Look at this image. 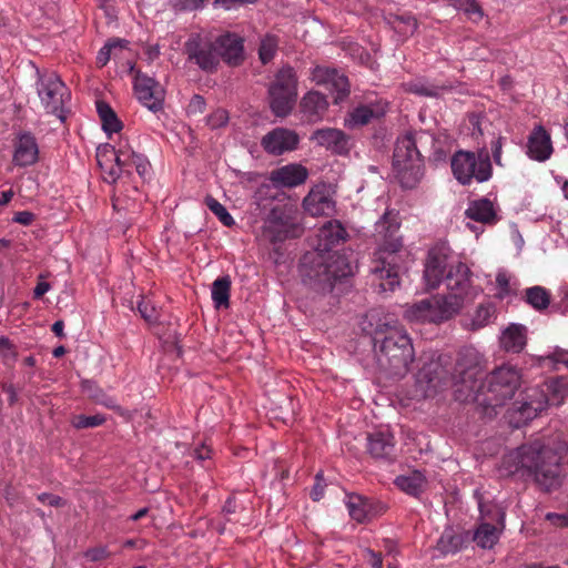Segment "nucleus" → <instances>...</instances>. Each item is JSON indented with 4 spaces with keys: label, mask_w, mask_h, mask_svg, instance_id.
<instances>
[{
    "label": "nucleus",
    "mask_w": 568,
    "mask_h": 568,
    "mask_svg": "<svg viewBox=\"0 0 568 568\" xmlns=\"http://www.w3.org/2000/svg\"><path fill=\"white\" fill-rule=\"evenodd\" d=\"M481 359L479 353L473 348L460 352L457 365L462 382L455 390L456 399L475 403L484 415L493 417L497 414L498 407L515 396L521 383V375L517 367L503 365L483 379L479 377L483 373Z\"/></svg>",
    "instance_id": "f257e3e1"
},
{
    "label": "nucleus",
    "mask_w": 568,
    "mask_h": 568,
    "mask_svg": "<svg viewBox=\"0 0 568 568\" xmlns=\"http://www.w3.org/2000/svg\"><path fill=\"white\" fill-rule=\"evenodd\" d=\"M348 234L341 222L334 220L318 230L317 251L327 252L326 255L316 253L312 257L304 256L302 274L305 281L317 292L328 293L334 285L352 275L348 258L338 252L329 251L346 241Z\"/></svg>",
    "instance_id": "f03ea898"
},
{
    "label": "nucleus",
    "mask_w": 568,
    "mask_h": 568,
    "mask_svg": "<svg viewBox=\"0 0 568 568\" xmlns=\"http://www.w3.org/2000/svg\"><path fill=\"white\" fill-rule=\"evenodd\" d=\"M561 456L557 450L542 445L539 440L521 445L501 459L505 475L528 476L545 491H550L561 483Z\"/></svg>",
    "instance_id": "7ed1b4c3"
},
{
    "label": "nucleus",
    "mask_w": 568,
    "mask_h": 568,
    "mask_svg": "<svg viewBox=\"0 0 568 568\" xmlns=\"http://www.w3.org/2000/svg\"><path fill=\"white\" fill-rule=\"evenodd\" d=\"M446 294H436L406 307L404 317L416 323H442L463 308L470 290V270L464 263L452 267L446 275Z\"/></svg>",
    "instance_id": "20e7f679"
},
{
    "label": "nucleus",
    "mask_w": 568,
    "mask_h": 568,
    "mask_svg": "<svg viewBox=\"0 0 568 568\" xmlns=\"http://www.w3.org/2000/svg\"><path fill=\"white\" fill-rule=\"evenodd\" d=\"M435 138L426 131L409 132L396 141L393 169L403 189H414L424 175L423 153L435 146Z\"/></svg>",
    "instance_id": "39448f33"
},
{
    "label": "nucleus",
    "mask_w": 568,
    "mask_h": 568,
    "mask_svg": "<svg viewBox=\"0 0 568 568\" xmlns=\"http://www.w3.org/2000/svg\"><path fill=\"white\" fill-rule=\"evenodd\" d=\"M399 230L397 214L387 211L376 222L375 231L384 239L382 255L372 267L373 283L382 293L393 292L399 284L396 252L402 247V241L396 236Z\"/></svg>",
    "instance_id": "423d86ee"
},
{
    "label": "nucleus",
    "mask_w": 568,
    "mask_h": 568,
    "mask_svg": "<svg viewBox=\"0 0 568 568\" xmlns=\"http://www.w3.org/2000/svg\"><path fill=\"white\" fill-rule=\"evenodd\" d=\"M375 354L379 369L389 377H404L415 357L414 347L407 333L389 327L382 339L375 337Z\"/></svg>",
    "instance_id": "0eeeda50"
},
{
    "label": "nucleus",
    "mask_w": 568,
    "mask_h": 568,
    "mask_svg": "<svg viewBox=\"0 0 568 568\" xmlns=\"http://www.w3.org/2000/svg\"><path fill=\"white\" fill-rule=\"evenodd\" d=\"M452 170L457 181L464 185L473 180L478 183L488 181L493 175V166L488 150L483 146L477 153L458 151L452 158Z\"/></svg>",
    "instance_id": "6e6552de"
},
{
    "label": "nucleus",
    "mask_w": 568,
    "mask_h": 568,
    "mask_svg": "<svg viewBox=\"0 0 568 568\" xmlns=\"http://www.w3.org/2000/svg\"><path fill=\"white\" fill-rule=\"evenodd\" d=\"M270 108L280 118L288 115L297 98V77L293 68L284 67L268 88Z\"/></svg>",
    "instance_id": "1a4fd4ad"
},
{
    "label": "nucleus",
    "mask_w": 568,
    "mask_h": 568,
    "mask_svg": "<svg viewBox=\"0 0 568 568\" xmlns=\"http://www.w3.org/2000/svg\"><path fill=\"white\" fill-rule=\"evenodd\" d=\"M453 377V363L448 355L430 358L418 371L416 381L424 393L429 396L447 385Z\"/></svg>",
    "instance_id": "9d476101"
},
{
    "label": "nucleus",
    "mask_w": 568,
    "mask_h": 568,
    "mask_svg": "<svg viewBox=\"0 0 568 568\" xmlns=\"http://www.w3.org/2000/svg\"><path fill=\"white\" fill-rule=\"evenodd\" d=\"M37 91L47 112L64 120L62 113L65 97L69 98V93L60 77L57 73L39 75Z\"/></svg>",
    "instance_id": "9b49d317"
},
{
    "label": "nucleus",
    "mask_w": 568,
    "mask_h": 568,
    "mask_svg": "<svg viewBox=\"0 0 568 568\" xmlns=\"http://www.w3.org/2000/svg\"><path fill=\"white\" fill-rule=\"evenodd\" d=\"M301 227L291 211L283 206H275L266 216L263 225V235L272 243L282 242L290 237L301 235Z\"/></svg>",
    "instance_id": "f8f14e48"
},
{
    "label": "nucleus",
    "mask_w": 568,
    "mask_h": 568,
    "mask_svg": "<svg viewBox=\"0 0 568 568\" xmlns=\"http://www.w3.org/2000/svg\"><path fill=\"white\" fill-rule=\"evenodd\" d=\"M187 59L194 62L201 70L205 72L216 71L220 61L216 53L214 40L193 34L184 44Z\"/></svg>",
    "instance_id": "ddd939ff"
},
{
    "label": "nucleus",
    "mask_w": 568,
    "mask_h": 568,
    "mask_svg": "<svg viewBox=\"0 0 568 568\" xmlns=\"http://www.w3.org/2000/svg\"><path fill=\"white\" fill-rule=\"evenodd\" d=\"M133 84L136 98L144 106L153 112L163 108L165 91L154 78L136 71Z\"/></svg>",
    "instance_id": "4468645a"
},
{
    "label": "nucleus",
    "mask_w": 568,
    "mask_h": 568,
    "mask_svg": "<svg viewBox=\"0 0 568 568\" xmlns=\"http://www.w3.org/2000/svg\"><path fill=\"white\" fill-rule=\"evenodd\" d=\"M457 262L455 266L458 264ZM454 265L448 264V255L444 247H434L428 252L425 263L424 280L427 288H436Z\"/></svg>",
    "instance_id": "2eb2a0df"
},
{
    "label": "nucleus",
    "mask_w": 568,
    "mask_h": 568,
    "mask_svg": "<svg viewBox=\"0 0 568 568\" xmlns=\"http://www.w3.org/2000/svg\"><path fill=\"white\" fill-rule=\"evenodd\" d=\"M213 40L219 61L222 60L230 67H237L244 61V39L242 37L225 32Z\"/></svg>",
    "instance_id": "dca6fc26"
},
{
    "label": "nucleus",
    "mask_w": 568,
    "mask_h": 568,
    "mask_svg": "<svg viewBox=\"0 0 568 568\" xmlns=\"http://www.w3.org/2000/svg\"><path fill=\"white\" fill-rule=\"evenodd\" d=\"M298 134L286 128H275L261 140L264 151L272 155H281L295 150L298 145Z\"/></svg>",
    "instance_id": "f3484780"
},
{
    "label": "nucleus",
    "mask_w": 568,
    "mask_h": 568,
    "mask_svg": "<svg viewBox=\"0 0 568 568\" xmlns=\"http://www.w3.org/2000/svg\"><path fill=\"white\" fill-rule=\"evenodd\" d=\"M312 80L318 85H326L335 91V103H339L349 94L348 79L335 69L316 67L312 71Z\"/></svg>",
    "instance_id": "a211bd4d"
},
{
    "label": "nucleus",
    "mask_w": 568,
    "mask_h": 568,
    "mask_svg": "<svg viewBox=\"0 0 568 568\" xmlns=\"http://www.w3.org/2000/svg\"><path fill=\"white\" fill-rule=\"evenodd\" d=\"M303 206L312 216L331 215L335 211V202L325 185L312 189L303 200Z\"/></svg>",
    "instance_id": "6ab92c4d"
},
{
    "label": "nucleus",
    "mask_w": 568,
    "mask_h": 568,
    "mask_svg": "<svg viewBox=\"0 0 568 568\" xmlns=\"http://www.w3.org/2000/svg\"><path fill=\"white\" fill-rule=\"evenodd\" d=\"M39 158V146L34 135L30 132H20L14 142L13 163L18 166L34 164Z\"/></svg>",
    "instance_id": "aec40b11"
},
{
    "label": "nucleus",
    "mask_w": 568,
    "mask_h": 568,
    "mask_svg": "<svg viewBox=\"0 0 568 568\" xmlns=\"http://www.w3.org/2000/svg\"><path fill=\"white\" fill-rule=\"evenodd\" d=\"M349 516L357 523H364L385 511V506L361 495H349L346 503Z\"/></svg>",
    "instance_id": "412c9836"
},
{
    "label": "nucleus",
    "mask_w": 568,
    "mask_h": 568,
    "mask_svg": "<svg viewBox=\"0 0 568 568\" xmlns=\"http://www.w3.org/2000/svg\"><path fill=\"white\" fill-rule=\"evenodd\" d=\"M552 151L554 149L549 133L542 125L535 126L528 136V156L538 162H544L550 158Z\"/></svg>",
    "instance_id": "4be33fe9"
},
{
    "label": "nucleus",
    "mask_w": 568,
    "mask_h": 568,
    "mask_svg": "<svg viewBox=\"0 0 568 568\" xmlns=\"http://www.w3.org/2000/svg\"><path fill=\"white\" fill-rule=\"evenodd\" d=\"M550 400L544 390L534 388L526 395V399L516 403V412L519 414L520 422H528L534 419L539 413L545 410Z\"/></svg>",
    "instance_id": "5701e85b"
},
{
    "label": "nucleus",
    "mask_w": 568,
    "mask_h": 568,
    "mask_svg": "<svg viewBox=\"0 0 568 568\" xmlns=\"http://www.w3.org/2000/svg\"><path fill=\"white\" fill-rule=\"evenodd\" d=\"M308 176L301 164H287L271 172L270 180L275 186L294 187L303 184Z\"/></svg>",
    "instance_id": "b1692460"
},
{
    "label": "nucleus",
    "mask_w": 568,
    "mask_h": 568,
    "mask_svg": "<svg viewBox=\"0 0 568 568\" xmlns=\"http://www.w3.org/2000/svg\"><path fill=\"white\" fill-rule=\"evenodd\" d=\"M311 140L334 153L342 154L347 151V138L345 133L338 129H318L313 132Z\"/></svg>",
    "instance_id": "393cba45"
},
{
    "label": "nucleus",
    "mask_w": 568,
    "mask_h": 568,
    "mask_svg": "<svg viewBox=\"0 0 568 568\" xmlns=\"http://www.w3.org/2000/svg\"><path fill=\"white\" fill-rule=\"evenodd\" d=\"M395 450L394 436L388 432H376L367 435V452L373 458L389 459Z\"/></svg>",
    "instance_id": "a878e982"
},
{
    "label": "nucleus",
    "mask_w": 568,
    "mask_h": 568,
    "mask_svg": "<svg viewBox=\"0 0 568 568\" xmlns=\"http://www.w3.org/2000/svg\"><path fill=\"white\" fill-rule=\"evenodd\" d=\"M465 214L468 219L483 224L493 225L499 221L494 203L486 197L470 202Z\"/></svg>",
    "instance_id": "bb28decb"
},
{
    "label": "nucleus",
    "mask_w": 568,
    "mask_h": 568,
    "mask_svg": "<svg viewBox=\"0 0 568 568\" xmlns=\"http://www.w3.org/2000/svg\"><path fill=\"white\" fill-rule=\"evenodd\" d=\"M327 108L326 97L317 91L307 92L301 101V110L310 121L321 120Z\"/></svg>",
    "instance_id": "cd10ccee"
},
{
    "label": "nucleus",
    "mask_w": 568,
    "mask_h": 568,
    "mask_svg": "<svg viewBox=\"0 0 568 568\" xmlns=\"http://www.w3.org/2000/svg\"><path fill=\"white\" fill-rule=\"evenodd\" d=\"M115 148L111 144H104L97 150V162L100 166L103 178L109 183H114L120 178V169L114 164Z\"/></svg>",
    "instance_id": "c85d7f7f"
},
{
    "label": "nucleus",
    "mask_w": 568,
    "mask_h": 568,
    "mask_svg": "<svg viewBox=\"0 0 568 568\" xmlns=\"http://www.w3.org/2000/svg\"><path fill=\"white\" fill-rule=\"evenodd\" d=\"M526 327L519 324H511L500 337L501 347L509 353H520L527 343Z\"/></svg>",
    "instance_id": "c756f323"
},
{
    "label": "nucleus",
    "mask_w": 568,
    "mask_h": 568,
    "mask_svg": "<svg viewBox=\"0 0 568 568\" xmlns=\"http://www.w3.org/2000/svg\"><path fill=\"white\" fill-rule=\"evenodd\" d=\"M134 160L135 161V171L136 173L144 179L150 171V162L148 159L141 154L135 153L131 148H120L115 149V159L114 164L120 169V175L125 170V161Z\"/></svg>",
    "instance_id": "7c9ffc66"
},
{
    "label": "nucleus",
    "mask_w": 568,
    "mask_h": 568,
    "mask_svg": "<svg viewBox=\"0 0 568 568\" xmlns=\"http://www.w3.org/2000/svg\"><path fill=\"white\" fill-rule=\"evenodd\" d=\"M404 88L407 92L427 98H440L452 89L450 85L436 84L422 79L409 81L404 84Z\"/></svg>",
    "instance_id": "2f4dec72"
},
{
    "label": "nucleus",
    "mask_w": 568,
    "mask_h": 568,
    "mask_svg": "<svg viewBox=\"0 0 568 568\" xmlns=\"http://www.w3.org/2000/svg\"><path fill=\"white\" fill-rule=\"evenodd\" d=\"M81 389L95 403L123 414L121 407L115 404L114 398L106 395L104 390L97 385L95 382L91 379H83L81 382Z\"/></svg>",
    "instance_id": "473e14b6"
},
{
    "label": "nucleus",
    "mask_w": 568,
    "mask_h": 568,
    "mask_svg": "<svg viewBox=\"0 0 568 568\" xmlns=\"http://www.w3.org/2000/svg\"><path fill=\"white\" fill-rule=\"evenodd\" d=\"M524 301L537 312H544L550 305V292L544 286H531L524 291Z\"/></svg>",
    "instance_id": "72a5a7b5"
},
{
    "label": "nucleus",
    "mask_w": 568,
    "mask_h": 568,
    "mask_svg": "<svg viewBox=\"0 0 568 568\" xmlns=\"http://www.w3.org/2000/svg\"><path fill=\"white\" fill-rule=\"evenodd\" d=\"M97 112L102 122V129L108 134L118 133L122 130V122L113 109L104 101H97Z\"/></svg>",
    "instance_id": "f704fd0d"
},
{
    "label": "nucleus",
    "mask_w": 568,
    "mask_h": 568,
    "mask_svg": "<svg viewBox=\"0 0 568 568\" xmlns=\"http://www.w3.org/2000/svg\"><path fill=\"white\" fill-rule=\"evenodd\" d=\"M231 278L229 275L217 277L212 284V301L216 308L230 306Z\"/></svg>",
    "instance_id": "c9c22d12"
},
{
    "label": "nucleus",
    "mask_w": 568,
    "mask_h": 568,
    "mask_svg": "<svg viewBox=\"0 0 568 568\" xmlns=\"http://www.w3.org/2000/svg\"><path fill=\"white\" fill-rule=\"evenodd\" d=\"M375 116L376 113L373 108L368 105H359L345 118V126L348 129H357L368 124Z\"/></svg>",
    "instance_id": "e433bc0d"
},
{
    "label": "nucleus",
    "mask_w": 568,
    "mask_h": 568,
    "mask_svg": "<svg viewBox=\"0 0 568 568\" xmlns=\"http://www.w3.org/2000/svg\"><path fill=\"white\" fill-rule=\"evenodd\" d=\"M463 544L462 534H457L453 529H446L437 541V549L444 555L456 554L462 549Z\"/></svg>",
    "instance_id": "4c0bfd02"
},
{
    "label": "nucleus",
    "mask_w": 568,
    "mask_h": 568,
    "mask_svg": "<svg viewBox=\"0 0 568 568\" xmlns=\"http://www.w3.org/2000/svg\"><path fill=\"white\" fill-rule=\"evenodd\" d=\"M499 532L497 528L488 523L481 524L474 535V540L480 548L490 549L497 542Z\"/></svg>",
    "instance_id": "58836bf2"
},
{
    "label": "nucleus",
    "mask_w": 568,
    "mask_h": 568,
    "mask_svg": "<svg viewBox=\"0 0 568 568\" xmlns=\"http://www.w3.org/2000/svg\"><path fill=\"white\" fill-rule=\"evenodd\" d=\"M424 483L425 477L420 471H414L408 476H398L395 479L396 486L410 495H417L422 490Z\"/></svg>",
    "instance_id": "ea45409f"
},
{
    "label": "nucleus",
    "mask_w": 568,
    "mask_h": 568,
    "mask_svg": "<svg viewBox=\"0 0 568 568\" xmlns=\"http://www.w3.org/2000/svg\"><path fill=\"white\" fill-rule=\"evenodd\" d=\"M129 42L123 39H113L106 42L98 52L97 64L102 68L108 64L111 57L116 58V51H122Z\"/></svg>",
    "instance_id": "a19ab883"
},
{
    "label": "nucleus",
    "mask_w": 568,
    "mask_h": 568,
    "mask_svg": "<svg viewBox=\"0 0 568 568\" xmlns=\"http://www.w3.org/2000/svg\"><path fill=\"white\" fill-rule=\"evenodd\" d=\"M495 316V306L491 303L480 304L471 320V328L478 329L490 323Z\"/></svg>",
    "instance_id": "79ce46f5"
},
{
    "label": "nucleus",
    "mask_w": 568,
    "mask_h": 568,
    "mask_svg": "<svg viewBox=\"0 0 568 568\" xmlns=\"http://www.w3.org/2000/svg\"><path fill=\"white\" fill-rule=\"evenodd\" d=\"M205 204L225 226H232L235 224V221L232 217V215L227 212L225 206L222 205L216 199L209 195L205 197Z\"/></svg>",
    "instance_id": "37998d69"
},
{
    "label": "nucleus",
    "mask_w": 568,
    "mask_h": 568,
    "mask_svg": "<svg viewBox=\"0 0 568 568\" xmlns=\"http://www.w3.org/2000/svg\"><path fill=\"white\" fill-rule=\"evenodd\" d=\"M449 3L457 10L464 11L467 16H476L477 19H481L484 12L476 0H448Z\"/></svg>",
    "instance_id": "c03bdc74"
},
{
    "label": "nucleus",
    "mask_w": 568,
    "mask_h": 568,
    "mask_svg": "<svg viewBox=\"0 0 568 568\" xmlns=\"http://www.w3.org/2000/svg\"><path fill=\"white\" fill-rule=\"evenodd\" d=\"M276 48L277 41L274 37L268 36L261 41L258 55L262 63L266 64L274 58Z\"/></svg>",
    "instance_id": "a18cd8bd"
},
{
    "label": "nucleus",
    "mask_w": 568,
    "mask_h": 568,
    "mask_svg": "<svg viewBox=\"0 0 568 568\" xmlns=\"http://www.w3.org/2000/svg\"><path fill=\"white\" fill-rule=\"evenodd\" d=\"M105 422V417L103 415H93V416H85V415H77L72 418V425L73 427L81 429V428H92L102 425Z\"/></svg>",
    "instance_id": "49530a36"
},
{
    "label": "nucleus",
    "mask_w": 568,
    "mask_h": 568,
    "mask_svg": "<svg viewBox=\"0 0 568 568\" xmlns=\"http://www.w3.org/2000/svg\"><path fill=\"white\" fill-rule=\"evenodd\" d=\"M138 311L142 318H144L148 323H155L159 320V312L156 307L148 298L142 297V300L138 303Z\"/></svg>",
    "instance_id": "de8ad7c7"
},
{
    "label": "nucleus",
    "mask_w": 568,
    "mask_h": 568,
    "mask_svg": "<svg viewBox=\"0 0 568 568\" xmlns=\"http://www.w3.org/2000/svg\"><path fill=\"white\" fill-rule=\"evenodd\" d=\"M227 120H229L227 112L223 109H217L216 111H214L213 113H211L207 116L206 123L212 129H217V128L225 125L227 123Z\"/></svg>",
    "instance_id": "09e8293b"
},
{
    "label": "nucleus",
    "mask_w": 568,
    "mask_h": 568,
    "mask_svg": "<svg viewBox=\"0 0 568 568\" xmlns=\"http://www.w3.org/2000/svg\"><path fill=\"white\" fill-rule=\"evenodd\" d=\"M396 21H398L399 23H403L405 26L404 28H399L398 26L395 27L402 33L413 34L415 32V30L417 29V20L413 16L407 14V16L396 17Z\"/></svg>",
    "instance_id": "8fccbe9b"
},
{
    "label": "nucleus",
    "mask_w": 568,
    "mask_h": 568,
    "mask_svg": "<svg viewBox=\"0 0 568 568\" xmlns=\"http://www.w3.org/2000/svg\"><path fill=\"white\" fill-rule=\"evenodd\" d=\"M325 480L322 473H317L315 476V484L311 490V498L314 501H318L324 496Z\"/></svg>",
    "instance_id": "3c124183"
},
{
    "label": "nucleus",
    "mask_w": 568,
    "mask_h": 568,
    "mask_svg": "<svg viewBox=\"0 0 568 568\" xmlns=\"http://www.w3.org/2000/svg\"><path fill=\"white\" fill-rule=\"evenodd\" d=\"M37 498L39 501L48 504L52 507H62L65 505V501L60 496L49 493L39 494Z\"/></svg>",
    "instance_id": "603ef678"
},
{
    "label": "nucleus",
    "mask_w": 568,
    "mask_h": 568,
    "mask_svg": "<svg viewBox=\"0 0 568 568\" xmlns=\"http://www.w3.org/2000/svg\"><path fill=\"white\" fill-rule=\"evenodd\" d=\"M204 110H205L204 98L199 94L193 95V98L191 99V101L189 103L187 112L191 114H196V113L204 112Z\"/></svg>",
    "instance_id": "864d4df0"
},
{
    "label": "nucleus",
    "mask_w": 568,
    "mask_h": 568,
    "mask_svg": "<svg viewBox=\"0 0 568 568\" xmlns=\"http://www.w3.org/2000/svg\"><path fill=\"white\" fill-rule=\"evenodd\" d=\"M204 0H175L174 8L178 10H196L202 7Z\"/></svg>",
    "instance_id": "5fc2aeb1"
},
{
    "label": "nucleus",
    "mask_w": 568,
    "mask_h": 568,
    "mask_svg": "<svg viewBox=\"0 0 568 568\" xmlns=\"http://www.w3.org/2000/svg\"><path fill=\"white\" fill-rule=\"evenodd\" d=\"M365 558L372 568H383V558L382 554L376 552L369 548L364 550Z\"/></svg>",
    "instance_id": "6e6d98bb"
},
{
    "label": "nucleus",
    "mask_w": 568,
    "mask_h": 568,
    "mask_svg": "<svg viewBox=\"0 0 568 568\" xmlns=\"http://www.w3.org/2000/svg\"><path fill=\"white\" fill-rule=\"evenodd\" d=\"M0 355L6 359H13L16 357L12 344L4 336H0Z\"/></svg>",
    "instance_id": "4d7b16f0"
},
{
    "label": "nucleus",
    "mask_w": 568,
    "mask_h": 568,
    "mask_svg": "<svg viewBox=\"0 0 568 568\" xmlns=\"http://www.w3.org/2000/svg\"><path fill=\"white\" fill-rule=\"evenodd\" d=\"M257 0H214V6L230 10L235 7H239L242 4H247V3H254Z\"/></svg>",
    "instance_id": "13d9d810"
},
{
    "label": "nucleus",
    "mask_w": 568,
    "mask_h": 568,
    "mask_svg": "<svg viewBox=\"0 0 568 568\" xmlns=\"http://www.w3.org/2000/svg\"><path fill=\"white\" fill-rule=\"evenodd\" d=\"M496 283L500 290L499 297H504L509 294V278L506 273H498L496 276Z\"/></svg>",
    "instance_id": "bf43d9fd"
},
{
    "label": "nucleus",
    "mask_w": 568,
    "mask_h": 568,
    "mask_svg": "<svg viewBox=\"0 0 568 568\" xmlns=\"http://www.w3.org/2000/svg\"><path fill=\"white\" fill-rule=\"evenodd\" d=\"M36 219V215L30 211H21L17 212L12 219L13 222L22 224V225H30Z\"/></svg>",
    "instance_id": "052dcab7"
},
{
    "label": "nucleus",
    "mask_w": 568,
    "mask_h": 568,
    "mask_svg": "<svg viewBox=\"0 0 568 568\" xmlns=\"http://www.w3.org/2000/svg\"><path fill=\"white\" fill-rule=\"evenodd\" d=\"M85 556L91 561H99V560L105 559L109 556V552H108L106 548H104V547H97V548L89 549L85 552Z\"/></svg>",
    "instance_id": "680f3d73"
},
{
    "label": "nucleus",
    "mask_w": 568,
    "mask_h": 568,
    "mask_svg": "<svg viewBox=\"0 0 568 568\" xmlns=\"http://www.w3.org/2000/svg\"><path fill=\"white\" fill-rule=\"evenodd\" d=\"M503 142L504 138L498 136L495 141L491 143V153L493 159L497 165H501V149H503Z\"/></svg>",
    "instance_id": "e2e57ef3"
},
{
    "label": "nucleus",
    "mask_w": 568,
    "mask_h": 568,
    "mask_svg": "<svg viewBox=\"0 0 568 568\" xmlns=\"http://www.w3.org/2000/svg\"><path fill=\"white\" fill-rule=\"evenodd\" d=\"M547 519L556 527H568V516L559 514H548Z\"/></svg>",
    "instance_id": "0e129e2a"
},
{
    "label": "nucleus",
    "mask_w": 568,
    "mask_h": 568,
    "mask_svg": "<svg viewBox=\"0 0 568 568\" xmlns=\"http://www.w3.org/2000/svg\"><path fill=\"white\" fill-rule=\"evenodd\" d=\"M468 120H469V124L471 125V130H473L471 134L473 135H475V134L481 135L483 134V130L480 128L481 116L479 114L471 113L468 116Z\"/></svg>",
    "instance_id": "69168bd1"
},
{
    "label": "nucleus",
    "mask_w": 568,
    "mask_h": 568,
    "mask_svg": "<svg viewBox=\"0 0 568 568\" xmlns=\"http://www.w3.org/2000/svg\"><path fill=\"white\" fill-rule=\"evenodd\" d=\"M551 358L555 362L561 363L568 367V351L556 348L551 355Z\"/></svg>",
    "instance_id": "338daca9"
},
{
    "label": "nucleus",
    "mask_w": 568,
    "mask_h": 568,
    "mask_svg": "<svg viewBox=\"0 0 568 568\" xmlns=\"http://www.w3.org/2000/svg\"><path fill=\"white\" fill-rule=\"evenodd\" d=\"M50 290V284L47 282H39L33 290V297L40 298Z\"/></svg>",
    "instance_id": "774afa93"
}]
</instances>
